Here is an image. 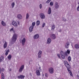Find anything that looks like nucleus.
Segmentation results:
<instances>
[{
	"label": "nucleus",
	"mask_w": 79,
	"mask_h": 79,
	"mask_svg": "<svg viewBox=\"0 0 79 79\" xmlns=\"http://www.w3.org/2000/svg\"><path fill=\"white\" fill-rule=\"evenodd\" d=\"M64 63L65 66L66 67V68H67V69L68 71L69 72L70 76H73V74H72V73H71V72L70 70L69 69L71 68V66H70L68 62H67L66 61H64Z\"/></svg>",
	"instance_id": "1"
},
{
	"label": "nucleus",
	"mask_w": 79,
	"mask_h": 79,
	"mask_svg": "<svg viewBox=\"0 0 79 79\" xmlns=\"http://www.w3.org/2000/svg\"><path fill=\"white\" fill-rule=\"evenodd\" d=\"M17 37H18V35L16 33H14L12 38V40L11 41V44H13L16 42V41L17 40Z\"/></svg>",
	"instance_id": "2"
},
{
	"label": "nucleus",
	"mask_w": 79,
	"mask_h": 79,
	"mask_svg": "<svg viewBox=\"0 0 79 79\" xmlns=\"http://www.w3.org/2000/svg\"><path fill=\"white\" fill-rule=\"evenodd\" d=\"M60 55L62 59H64L65 58V55L63 51H61L60 52Z\"/></svg>",
	"instance_id": "3"
},
{
	"label": "nucleus",
	"mask_w": 79,
	"mask_h": 79,
	"mask_svg": "<svg viewBox=\"0 0 79 79\" xmlns=\"http://www.w3.org/2000/svg\"><path fill=\"white\" fill-rule=\"evenodd\" d=\"M24 65H22L19 69V73H22V72H23V69H24Z\"/></svg>",
	"instance_id": "4"
},
{
	"label": "nucleus",
	"mask_w": 79,
	"mask_h": 79,
	"mask_svg": "<svg viewBox=\"0 0 79 79\" xmlns=\"http://www.w3.org/2000/svg\"><path fill=\"white\" fill-rule=\"evenodd\" d=\"M48 71L51 74H53L54 73V69L52 68L51 67L48 69Z\"/></svg>",
	"instance_id": "5"
},
{
	"label": "nucleus",
	"mask_w": 79,
	"mask_h": 79,
	"mask_svg": "<svg viewBox=\"0 0 79 79\" xmlns=\"http://www.w3.org/2000/svg\"><path fill=\"white\" fill-rule=\"evenodd\" d=\"M26 41V38H23L22 40V45H23V46H24V44H25Z\"/></svg>",
	"instance_id": "6"
},
{
	"label": "nucleus",
	"mask_w": 79,
	"mask_h": 79,
	"mask_svg": "<svg viewBox=\"0 0 79 79\" xmlns=\"http://www.w3.org/2000/svg\"><path fill=\"white\" fill-rule=\"evenodd\" d=\"M12 25L15 27H18V24L15 21H13L12 22Z\"/></svg>",
	"instance_id": "7"
},
{
	"label": "nucleus",
	"mask_w": 79,
	"mask_h": 79,
	"mask_svg": "<svg viewBox=\"0 0 79 79\" xmlns=\"http://www.w3.org/2000/svg\"><path fill=\"white\" fill-rule=\"evenodd\" d=\"M69 42H67L65 43V44L64 46L65 48H69Z\"/></svg>",
	"instance_id": "8"
},
{
	"label": "nucleus",
	"mask_w": 79,
	"mask_h": 79,
	"mask_svg": "<svg viewBox=\"0 0 79 79\" xmlns=\"http://www.w3.org/2000/svg\"><path fill=\"white\" fill-rule=\"evenodd\" d=\"M42 52L41 50H40L38 52V56L39 58H40L41 56L42 55Z\"/></svg>",
	"instance_id": "9"
},
{
	"label": "nucleus",
	"mask_w": 79,
	"mask_h": 79,
	"mask_svg": "<svg viewBox=\"0 0 79 79\" xmlns=\"http://www.w3.org/2000/svg\"><path fill=\"white\" fill-rule=\"evenodd\" d=\"M70 53V50H68L66 52L64 53V54L65 55V56H68V55H69Z\"/></svg>",
	"instance_id": "10"
},
{
	"label": "nucleus",
	"mask_w": 79,
	"mask_h": 79,
	"mask_svg": "<svg viewBox=\"0 0 79 79\" xmlns=\"http://www.w3.org/2000/svg\"><path fill=\"white\" fill-rule=\"evenodd\" d=\"M48 15H50L52 13V10L51 9V7H49L48 8Z\"/></svg>",
	"instance_id": "11"
},
{
	"label": "nucleus",
	"mask_w": 79,
	"mask_h": 79,
	"mask_svg": "<svg viewBox=\"0 0 79 79\" xmlns=\"http://www.w3.org/2000/svg\"><path fill=\"white\" fill-rule=\"evenodd\" d=\"M52 42V40L50 39V38H48L47 40V44H50L51 42Z\"/></svg>",
	"instance_id": "12"
},
{
	"label": "nucleus",
	"mask_w": 79,
	"mask_h": 79,
	"mask_svg": "<svg viewBox=\"0 0 79 79\" xmlns=\"http://www.w3.org/2000/svg\"><path fill=\"white\" fill-rule=\"evenodd\" d=\"M39 37V34H36L34 35V38L35 39H37Z\"/></svg>",
	"instance_id": "13"
},
{
	"label": "nucleus",
	"mask_w": 79,
	"mask_h": 79,
	"mask_svg": "<svg viewBox=\"0 0 79 79\" xmlns=\"http://www.w3.org/2000/svg\"><path fill=\"white\" fill-rule=\"evenodd\" d=\"M59 4L58 3L56 2L55 4V8L56 9H58L59 8Z\"/></svg>",
	"instance_id": "14"
},
{
	"label": "nucleus",
	"mask_w": 79,
	"mask_h": 79,
	"mask_svg": "<svg viewBox=\"0 0 79 79\" xmlns=\"http://www.w3.org/2000/svg\"><path fill=\"white\" fill-rule=\"evenodd\" d=\"M40 16L41 17V19H44L45 17V15L43 13H41L40 14Z\"/></svg>",
	"instance_id": "15"
},
{
	"label": "nucleus",
	"mask_w": 79,
	"mask_h": 79,
	"mask_svg": "<svg viewBox=\"0 0 79 79\" xmlns=\"http://www.w3.org/2000/svg\"><path fill=\"white\" fill-rule=\"evenodd\" d=\"M50 37H51L52 39H56V36H55V35L54 34H51Z\"/></svg>",
	"instance_id": "16"
},
{
	"label": "nucleus",
	"mask_w": 79,
	"mask_h": 79,
	"mask_svg": "<svg viewBox=\"0 0 79 79\" xmlns=\"http://www.w3.org/2000/svg\"><path fill=\"white\" fill-rule=\"evenodd\" d=\"M17 18L19 19H22V18H23L22 15H21L20 14L18 15H17Z\"/></svg>",
	"instance_id": "17"
},
{
	"label": "nucleus",
	"mask_w": 79,
	"mask_h": 79,
	"mask_svg": "<svg viewBox=\"0 0 79 79\" xmlns=\"http://www.w3.org/2000/svg\"><path fill=\"white\" fill-rule=\"evenodd\" d=\"M74 47L76 49H79V44H76L75 45Z\"/></svg>",
	"instance_id": "18"
},
{
	"label": "nucleus",
	"mask_w": 79,
	"mask_h": 79,
	"mask_svg": "<svg viewBox=\"0 0 79 79\" xmlns=\"http://www.w3.org/2000/svg\"><path fill=\"white\" fill-rule=\"evenodd\" d=\"M33 28H34V27L32 26H31L30 27L29 29V31L30 32H32V30Z\"/></svg>",
	"instance_id": "19"
},
{
	"label": "nucleus",
	"mask_w": 79,
	"mask_h": 79,
	"mask_svg": "<svg viewBox=\"0 0 79 79\" xmlns=\"http://www.w3.org/2000/svg\"><path fill=\"white\" fill-rule=\"evenodd\" d=\"M3 47L4 48H6L7 47V42L6 41L5 42V43L3 45Z\"/></svg>",
	"instance_id": "20"
},
{
	"label": "nucleus",
	"mask_w": 79,
	"mask_h": 79,
	"mask_svg": "<svg viewBox=\"0 0 79 79\" xmlns=\"http://www.w3.org/2000/svg\"><path fill=\"white\" fill-rule=\"evenodd\" d=\"M36 73L37 76H40V73L39 70H36Z\"/></svg>",
	"instance_id": "21"
},
{
	"label": "nucleus",
	"mask_w": 79,
	"mask_h": 79,
	"mask_svg": "<svg viewBox=\"0 0 79 79\" xmlns=\"http://www.w3.org/2000/svg\"><path fill=\"white\" fill-rule=\"evenodd\" d=\"M10 31L12 33H14L15 32V30H14V28L13 27L11 28L10 30Z\"/></svg>",
	"instance_id": "22"
},
{
	"label": "nucleus",
	"mask_w": 79,
	"mask_h": 79,
	"mask_svg": "<svg viewBox=\"0 0 79 79\" xmlns=\"http://www.w3.org/2000/svg\"><path fill=\"white\" fill-rule=\"evenodd\" d=\"M18 77L19 79H23V78H24V76L21 75L20 76H18Z\"/></svg>",
	"instance_id": "23"
},
{
	"label": "nucleus",
	"mask_w": 79,
	"mask_h": 79,
	"mask_svg": "<svg viewBox=\"0 0 79 79\" xmlns=\"http://www.w3.org/2000/svg\"><path fill=\"white\" fill-rule=\"evenodd\" d=\"M11 58H12V56L11 54L7 56V58H8V59L9 60H10L11 59Z\"/></svg>",
	"instance_id": "24"
},
{
	"label": "nucleus",
	"mask_w": 79,
	"mask_h": 79,
	"mask_svg": "<svg viewBox=\"0 0 79 79\" xmlns=\"http://www.w3.org/2000/svg\"><path fill=\"white\" fill-rule=\"evenodd\" d=\"M51 27V30H52V31H54V30H55V26L54 25H52Z\"/></svg>",
	"instance_id": "25"
},
{
	"label": "nucleus",
	"mask_w": 79,
	"mask_h": 79,
	"mask_svg": "<svg viewBox=\"0 0 79 79\" xmlns=\"http://www.w3.org/2000/svg\"><path fill=\"white\" fill-rule=\"evenodd\" d=\"M1 24L3 26H6V23H5L4 21H2L1 22Z\"/></svg>",
	"instance_id": "26"
},
{
	"label": "nucleus",
	"mask_w": 79,
	"mask_h": 79,
	"mask_svg": "<svg viewBox=\"0 0 79 79\" xmlns=\"http://www.w3.org/2000/svg\"><path fill=\"white\" fill-rule=\"evenodd\" d=\"M15 2H12L11 4V6L12 7V8H14V7H15Z\"/></svg>",
	"instance_id": "27"
},
{
	"label": "nucleus",
	"mask_w": 79,
	"mask_h": 79,
	"mask_svg": "<svg viewBox=\"0 0 79 79\" xmlns=\"http://www.w3.org/2000/svg\"><path fill=\"white\" fill-rule=\"evenodd\" d=\"M4 59V57L3 56H1L0 58V61L2 62L3 61V60Z\"/></svg>",
	"instance_id": "28"
},
{
	"label": "nucleus",
	"mask_w": 79,
	"mask_h": 79,
	"mask_svg": "<svg viewBox=\"0 0 79 79\" xmlns=\"http://www.w3.org/2000/svg\"><path fill=\"white\" fill-rule=\"evenodd\" d=\"M1 79H5V75L3 73L1 74Z\"/></svg>",
	"instance_id": "29"
},
{
	"label": "nucleus",
	"mask_w": 79,
	"mask_h": 79,
	"mask_svg": "<svg viewBox=\"0 0 79 79\" xmlns=\"http://www.w3.org/2000/svg\"><path fill=\"white\" fill-rule=\"evenodd\" d=\"M9 52H10V50L9 49H8L6 52L5 53V55L6 56L8 55V54Z\"/></svg>",
	"instance_id": "30"
},
{
	"label": "nucleus",
	"mask_w": 79,
	"mask_h": 79,
	"mask_svg": "<svg viewBox=\"0 0 79 79\" xmlns=\"http://www.w3.org/2000/svg\"><path fill=\"white\" fill-rule=\"evenodd\" d=\"M40 24V21L37 20L36 22L37 26H39Z\"/></svg>",
	"instance_id": "31"
},
{
	"label": "nucleus",
	"mask_w": 79,
	"mask_h": 79,
	"mask_svg": "<svg viewBox=\"0 0 79 79\" xmlns=\"http://www.w3.org/2000/svg\"><path fill=\"white\" fill-rule=\"evenodd\" d=\"M32 26H33V27H34L35 26V22H33L32 23Z\"/></svg>",
	"instance_id": "32"
},
{
	"label": "nucleus",
	"mask_w": 79,
	"mask_h": 79,
	"mask_svg": "<svg viewBox=\"0 0 79 79\" xmlns=\"http://www.w3.org/2000/svg\"><path fill=\"white\" fill-rule=\"evenodd\" d=\"M68 60L69 61H71V57L69 56L68 58Z\"/></svg>",
	"instance_id": "33"
},
{
	"label": "nucleus",
	"mask_w": 79,
	"mask_h": 79,
	"mask_svg": "<svg viewBox=\"0 0 79 79\" xmlns=\"http://www.w3.org/2000/svg\"><path fill=\"white\" fill-rule=\"evenodd\" d=\"M29 14L28 13L27 14L26 17L27 19L29 18Z\"/></svg>",
	"instance_id": "34"
},
{
	"label": "nucleus",
	"mask_w": 79,
	"mask_h": 79,
	"mask_svg": "<svg viewBox=\"0 0 79 79\" xmlns=\"http://www.w3.org/2000/svg\"><path fill=\"white\" fill-rule=\"evenodd\" d=\"M50 5L51 6H52L53 5V2H51L50 3Z\"/></svg>",
	"instance_id": "35"
},
{
	"label": "nucleus",
	"mask_w": 79,
	"mask_h": 79,
	"mask_svg": "<svg viewBox=\"0 0 79 79\" xmlns=\"http://www.w3.org/2000/svg\"><path fill=\"white\" fill-rule=\"evenodd\" d=\"M57 56L59 58H61V56H60V54H57Z\"/></svg>",
	"instance_id": "36"
},
{
	"label": "nucleus",
	"mask_w": 79,
	"mask_h": 79,
	"mask_svg": "<svg viewBox=\"0 0 79 79\" xmlns=\"http://www.w3.org/2000/svg\"><path fill=\"white\" fill-rule=\"evenodd\" d=\"M51 2V0H48L46 2V3H50Z\"/></svg>",
	"instance_id": "37"
},
{
	"label": "nucleus",
	"mask_w": 79,
	"mask_h": 79,
	"mask_svg": "<svg viewBox=\"0 0 79 79\" xmlns=\"http://www.w3.org/2000/svg\"><path fill=\"white\" fill-rule=\"evenodd\" d=\"M45 26V23H43L42 24V27H44Z\"/></svg>",
	"instance_id": "38"
},
{
	"label": "nucleus",
	"mask_w": 79,
	"mask_h": 79,
	"mask_svg": "<svg viewBox=\"0 0 79 79\" xmlns=\"http://www.w3.org/2000/svg\"><path fill=\"white\" fill-rule=\"evenodd\" d=\"M42 5L41 4H40V9H42Z\"/></svg>",
	"instance_id": "39"
},
{
	"label": "nucleus",
	"mask_w": 79,
	"mask_h": 79,
	"mask_svg": "<svg viewBox=\"0 0 79 79\" xmlns=\"http://www.w3.org/2000/svg\"><path fill=\"white\" fill-rule=\"evenodd\" d=\"M62 19L63 21H64L65 22V21H66V19H65L64 18H62Z\"/></svg>",
	"instance_id": "40"
},
{
	"label": "nucleus",
	"mask_w": 79,
	"mask_h": 79,
	"mask_svg": "<svg viewBox=\"0 0 79 79\" xmlns=\"http://www.w3.org/2000/svg\"><path fill=\"white\" fill-rule=\"evenodd\" d=\"M42 69H41V68L40 67L39 68V71H42Z\"/></svg>",
	"instance_id": "41"
},
{
	"label": "nucleus",
	"mask_w": 79,
	"mask_h": 79,
	"mask_svg": "<svg viewBox=\"0 0 79 79\" xmlns=\"http://www.w3.org/2000/svg\"><path fill=\"white\" fill-rule=\"evenodd\" d=\"M45 76L46 77H48V74H47V73H45Z\"/></svg>",
	"instance_id": "42"
},
{
	"label": "nucleus",
	"mask_w": 79,
	"mask_h": 79,
	"mask_svg": "<svg viewBox=\"0 0 79 79\" xmlns=\"http://www.w3.org/2000/svg\"><path fill=\"white\" fill-rule=\"evenodd\" d=\"M77 10L79 11V6H78V7L77 8Z\"/></svg>",
	"instance_id": "43"
},
{
	"label": "nucleus",
	"mask_w": 79,
	"mask_h": 79,
	"mask_svg": "<svg viewBox=\"0 0 79 79\" xmlns=\"http://www.w3.org/2000/svg\"><path fill=\"white\" fill-rule=\"evenodd\" d=\"M1 73H2V70H1V68H0V74H1Z\"/></svg>",
	"instance_id": "44"
},
{
	"label": "nucleus",
	"mask_w": 79,
	"mask_h": 79,
	"mask_svg": "<svg viewBox=\"0 0 79 79\" xmlns=\"http://www.w3.org/2000/svg\"><path fill=\"white\" fill-rule=\"evenodd\" d=\"M59 32H61V30H60L58 31Z\"/></svg>",
	"instance_id": "45"
},
{
	"label": "nucleus",
	"mask_w": 79,
	"mask_h": 79,
	"mask_svg": "<svg viewBox=\"0 0 79 79\" xmlns=\"http://www.w3.org/2000/svg\"><path fill=\"white\" fill-rule=\"evenodd\" d=\"M12 70V69H10V71H11Z\"/></svg>",
	"instance_id": "46"
},
{
	"label": "nucleus",
	"mask_w": 79,
	"mask_h": 79,
	"mask_svg": "<svg viewBox=\"0 0 79 79\" xmlns=\"http://www.w3.org/2000/svg\"><path fill=\"white\" fill-rule=\"evenodd\" d=\"M78 79H79V76L78 77Z\"/></svg>",
	"instance_id": "47"
},
{
	"label": "nucleus",
	"mask_w": 79,
	"mask_h": 79,
	"mask_svg": "<svg viewBox=\"0 0 79 79\" xmlns=\"http://www.w3.org/2000/svg\"><path fill=\"white\" fill-rule=\"evenodd\" d=\"M44 74H43V77H44Z\"/></svg>",
	"instance_id": "48"
},
{
	"label": "nucleus",
	"mask_w": 79,
	"mask_h": 79,
	"mask_svg": "<svg viewBox=\"0 0 79 79\" xmlns=\"http://www.w3.org/2000/svg\"><path fill=\"white\" fill-rule=\"evenodd\" d=\"M72 48H73V45H72Z\"/></svg>",
	"instance_id": "49"
},
{
	"label": "nucleus",
	"mask_w": 79,
	"mask_h": 79,
	"mask_svg": "<svg viewBox=\"0 0 79 79\" xmlns=\"http://www.w3.org/2000/svg\"><path fill=\"white\" fill-rule=\"evenodd\" d=\"M30 75H31V76H32V75H31V74H30Z\"/></svg>",
	"instance_id": "50"
},
{
	"label": "nucleus",
	"mask_w": 79,
	"mask_h": 79,
	"mask_svg": "<svg viewBox=\"0 0 79 79\" xmlns=\"http://www.w3.org/2000/svg\"><path fill=\"white\" fill-rule=\"evenodd\" d=\"M78 4H79V3H78Z\"/></svg>",
	"instance_id": "51"
}]
</instances>
